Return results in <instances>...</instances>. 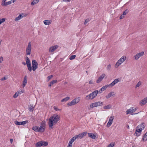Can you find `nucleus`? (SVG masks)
<instances>
[{
    "mask_svg": "<svg viewBox=\"0 0 147 147\" xmlns=\"http://www.w3.org/2000/svg\"><path fill=\"white\" fill-rule=\"evenodd\" d=\"M60 119V116L57 114H54L49 119V127L51 129L53 128V125L55 124Z\"/></svg>",
    "mask_w": 147,
    "mask_h": 147,
    "instance_id": "nucleus-1",
    "label": "nucleus"
},
{
    "mask_svg": "<svg viewBox=\"0 0 147 147\" xmlns=\"http://www.w3.org/2000/svg\"><path fill=\"white\" fill-rule=\"evenodd\" d=\"M46 126V122L44 121L40 123V126H33L32 129L36 132L42 133L45 131Z\"/></svg>",
    "mask_w": 147,
    "mask_h": 147,
    "instance_id": "nucleus-2",
    "label": "nucleus"
},
{
    "mask_svg": "<svg viewBox=\"0 0 147 147\" xmlns=\"http://www.w3.org/2000/svg\"><path fill=\"white\" fill-rule=\"evenodd\" d=\"M145 127V124L144 123H142L138 125L137 127L135 133L136 136H139L141 134L142 131L144 129Z\"/></svg>",
    "mask_w": 147,
    "mask_h": 147,
    "instance_id": "nucleus-3",
    "label": "nucleus"
},
{
    "mask_svg": "<svg viewBox=\"0 0 147 147\" xmlns=\"http://www.w3.org/2000/svg\"><path fill=\"white\" fill-rule=\"evenodd\" d=\"M98 90H96L89 94L87 95L86 97V99L87 100H92L95 97L98 92Z\"/></svg>",
    "mask_w": 147,
    "mask_h": 147,
    "instance_id": "nucleus-4",
    "label": "nucleus"
},
{
    "mask_svg": "<svg viewBox=\"0 0 147 147\" xmlns=\"http://www.w3.org/2000/svg\"><path fill=\"white\" fill-rule=\"evenodd\" d=\"M31 42L30 41L28 43V46L26 50V55H30L32 49Z\"/></svg>",
    "mask_w": 147,
    "mask_h": 147,
    "instance_id": "nucleus-5",
    "label": "nucleus"
},
{
    "mask_svg": "<svg viewBox=\"0 0 147 147\" xmlns=\"http://www.w3.org/2000/svg\"><path fill=\"white\" fill-rule=\"evenodd\" d=\"M103 104V102H101L100 101L96 102L90 104V107L91 108H93L94 107L102 105Z\"/></svg>",
    "mask_w": 147,
    "mask_h": 147,
    "instance_id": "nucleus-6",
    "label": "nucleus"
},
{
    "mask_svg": "<svg viewBox=\"0 0 147 147\" xmlns=\"http://www.w3.org/2000/svg\"><path fill=\"white\" fill-rule=\"evenodd\" d=\"M125 57L124 56L122 57L117 61L116 62L115 67L116 68L119 66L125 60Z\"/></svg>",
    "mask_w": 147,
    "mask_h": 147,
    "instance_id": "nucleus-7",
    "label": "nucleus"
},
{
    "mask_svg": "<svg viewBox=\"0 0 147 147\" xmlns=\"http://www.w3.org/2000/svg\"><path fill=\"white\" fill-rule=\"evenodd\" d=\"M120 81V80L119 78H117L115 79L113 82H112L110 84H108L109 87L111 88L115 85L116 84L118 83Z\"/></svg>",
    "mask_w": 147,
    "mask_h": 147,
    "instance_id": "nucleus-8",
    "label": "nucleus"
},
{
    "mask_svg": "<svg viewBox=\"0 0 147 147\" xmlns=\"http://www.w3.org/2000/svg\"><path fill=\"white\" fill-rule=\"evenodd\" d=\"M144 54V51H142L137 53L134 56L135 59L138 60L140 57L143 56Z\"/></svg>",
    "mask_w": 147,
    "mask_h": 147,
    "instance_id": "nucleus-9",
    "label": "nucleus"
},
{
    "mask_svg": "<svg viewBox=\"0 0 147 147\" xmlns=\"http://www.w3.org/2000/svg\"><path fill=\"white\" fill-rule=\"evenodd\" d=\"M28 121H23L22 122H19L18 121H14V123L15 124H16L17 125H24L26 123H28Z\"/></svg>",
    "mask_w": 147,
    "mask_h": 147,
    "instance_id": "nucleus-10",
    "label": "nucleus"
},
{
    "mask_svg": "<svg viewBox=\"0 0 147 147\" xmlns=\"http://www.w3.org/2000/svg\"><path fill=\"white\" fill-rule=\"evenodd\" d=\"M133 111L132 110V107H131L130 108L127 110L126 111V113L127 115H128V114H131L132 115H136L138 114L139 112H138V113H133Z\"/></svg>",
    "mask_w": 147,
    "mask_h": 147,
    "instance_id": "nucleus-11",
    "label": "nucleus"
},
{
    "mask_svg": "<svg viewBox=\"0 0 147 147\" xmlns=\"http://www.w3.org/2000/svg\"><path fill=\"white\" fill-rule=\"evenodd\" d=\"M87 132L85 131L82 132L80 134H79L78 135H76L75 136L76 137V139L77 138L81 139L84 136L86 135L87 134Z\"/></svg>",
    "mask_w": 147,
    "mask_h": 147,
    "instance_id": "nucleus-12",
    "label": "nucleus"
},
{
    "mask_svg": "<svg viewBox=\"0 0 147 147\" xmlns=\"http://www.w3.org/2000/svg\"><path fill=\"white\" fill-rule=\"evenodd\" d=\"M147 102V97H146L142 99L139 102V105L142 106L145 105Z\"/></svg>",
    "mask_w": 147,
    "mask_h": 147,
    "instance_id": "nucleus-13",
    "label": "nucleus"
},
{
    "mask_svg": "<svg viewBox=\"0 0 147 147\" xmlns=\"http://www.w3.org/2000/svg\"><path fill=\"white\" fill-rule=\"evenodd\" d=\"M114 118V117L113 116H111L110 117L109 120L107 124V126L108 127H109L113 123Z\"/></svg>",
    "mask_w": 147,
    "mask_h": 147,
    "instance_id": "nucleus-14",
    "label": "nucleus"
},
{
    "mask_svg": "<svg viewBox=\"0 0 147 147\" xmlns=\"http://www.w3.org/2000/svg\"><path fill=\"white\" fill-rule=\"evenodd\" d=\"M58 45H55L52 46L49 48V52H52L54 51L56 49L58 48Z\"/></svg>",
    "mask_w": 147,
    "mask_h": 147,
    "instance_id": "nucleus-15",
    "label": "nucleus"
},
{
    "mask_svg": "<svg viewBox=\"0 0 147 147\" xmlns=\"http://www.w3.org/2000/svg\"><path fill=\"white\" fill-rule=\"evenodd\" d=\"M105 76V74H102L100 77L98 78V80H96L97 83H99L104 78Z\"/></svg>",
    "mask_w": 147,
    "mask_h": 147,
    "instance_id": "nucleus-16",
    "label": "nucleus"
},
{
    "mask_svg": "<svg viewBox=\"0 0 147 147\" xmlns=\"http://www.w3.org/2000/svg\"><path fill=\"white\" fill-rule=\"evenodd\" d=\"M115 93L114 92H111L108 94L106 96V98L107 99L109 98L112 96H113L115 95Z\"/></svg>",
    "mask_w": 147,
    "mask_h": 147,
    "instance_id": "nucleus-17",
    "label": "nucleus"
},
{
    "mask_svg": "<svg viewBox=\"0 0 147 147\" xmlns=\"http://www.w3.org/2000/svg\"><path fill=\"white\" fill-rule=\"evenodd\" d=\"M88 136L93 139H95L96 137V136L94 134L91 133H88Z\"/></svg>",
    "mask_w": 147,
    "mask_h": 147,
    "instance_id": "nucleus-18",
    "label": "nucleus"
},
{
    "mask_svg": "<svg viewBox=\"0 0 147 147\" xmlns=\"http://www.w3.org/2000/svg\"><path fill=\"white\" fill-rule=\"evenodd\" d=\"M108 87H109V85L108 84H107L105 85V86H103L100 89V90H99V92L100 93L101 92H100V91H104L105 90H106Z\"/></svg>",
    "mask_w": 147,
    "mask_h": 147,
    "instance_id": "nucleus-19",
    "label": "nucleus"
},
{
    "mask_svg": "<svg viewBox=\"0 0 147 147\" xmlns=\"http://www.w3.org/2000/svg\"><path fill=\"white\" fill-rule=\"evenodd\" d=\"M27 83V76H24V80L23 82V86L24 87L25 86Z\"/></svg>",
    "mask_w": 147,
    "mask_h": 147,
    "instance_id": "nucleus-20",
    "label": "nucleus"
},
{
    "mask_svg": "<svg viewBox=\"0 0 147 147\" xmlns=\"http://www.w3.org/2000/svg\"><path fill=\"white\" fill-rule=\"evenodd\" d=\"M44 24L45 25H49L52 22L51 20H45L43 21Z\"/></svg>",
    "mask_w": 147,
    "mask_h": 147,
    "instance_id": "nucleus-21",
    "label": "nucleus"
},
{
    "mask_svg": "<svg viewBox=\"0 0 147 147\" xmlns=\"http://www.w3.org/2000/svg\"><path fill=\"white\" fill-rule=\"evenodd\" d=\"M26 63L27 65H31V63L29 58L27 57H26Z\"/></svg>",
    "mask_w": 147,
    "mask_h": 147,
    "instance_id": "nucleus-22",
    "label": "nucleus"
},
{
    "mask_svg": "<svg viewBox=\"0 0 147 147\" xmlns=\"http://www.w3.org/2000/svg\"><path fill=\"white\" fill-rule=\"evenodd\" d=\"M80 99L79 97L76 98L73 100V101L74 102V103L75 104L78 103L80 101Z\"/></svg>",
    "mask_w": 147,
    "mask_h": 147,
    "instance_id": "nucleus-23",
    "label": "nucleus"
},
{
    "mask_svg": "<svg viewBox=\"0 0 147 147\" xmlns=\"http://www.w3.org/2000/svg\"><path fill=\"white\" fill-rule=\"evenodd\" d=\"M23 16L21 14L19 15L15 19V20L16 21H18L20 20Z\"/></svg>",
    "mask_w": 147,
    "mask_h": 147,
    "instance_id": "nucleus-24",
    "label": "nucleus"
},
{
    "mask_svg": "<svg viewBox=\"0 0 147 147\" xmlns=\"http://www.w3.org/2000/svg\"><path fill=\"white\" fill-rule=\"evenodd\" d=\"M76 139V137H75V136H74L72 138H71L70 140L69 141V144H72L73 142Z\"/></svg>",
    "mask_w": 147,
    "mask_h": 147,
    "instance_id": "nucleus-25",
    "label": "nucleus"
},
{
    "mask_svg": "<svg viewBox=\"0 0 147 147\" xmlns=\"http://www.w3.org/2000/svg\"><path fill=\"white\" fill-rule=\"evenodd\" d=\"M38 64H33L32 65V70L35 71L38 68Z\"/></svg>",
    "mask_w": 147,
    "mask_h": 147,
    "instance_id": "nucleus-26",
    "label": "nucleus"
},
{
    "mask_svg": "<svg viewBox=\"0 0 147 147\" xmlns=\"http://www.w3.org/2000/svg\"><path fill=\"white\" fill-rule=\"evenodd\" d=\"M142 140L143 141H146L147 140V132L143 136Z\"/></svg>",
    "mask_w": 147,
    "mask_h": 147,
    "instance_id": "nucleus-27",
    "label": "nucleus"
},
{
    "mask_svg": "<svg viewBox=\"0 0 147 147\" xmlns=\"http://www.w3.org/2000/svg\"><path fill=\"white\" fill-rule=\"evenodd\" d=\"M36 147H40L42 146L41 141L36 143L35 144Z\"/></svg>",
    "mask_w": 147,
    "mask_h": 147,
    "instance_id": "nucleus-28",
    "label": "nucleus"
},
{
    "mask_svg": "<svg viewBox=\"0 0 147 147\" xmlns=\"http://www.w3.org/2000/svg\"><path fill=\"white\" fill-rule=\"evenodd\" d=\"M39 1V0H34L31 3V5H33L37 3Z\"/></svg>",
    "mask_w": 147,
    "mask_h": 147,
    "instance_id": "nucleus-29",
    "label": "nucleus"
},
{
    "mask_svg": "<svg viewBox=\"0 0 147 147\" xmlns=\"http://www.w3.org/2000/svg\"><path fill=\"white\" fill-rule=\"evenodd\" d=\"M42 146H47L48 144V143L47 142H44L43 141H41Z\"/></svg>",
    "mask_w": 147,
    "mask_h": 147,
    "instance_id": "nucleus-30",
    "label": "nucleus"
},
{
    "mask_svg": "<svg viewBox=\"0 0 147 147\" xmlns=\"http://www.w3.org/2000/svg\"><path fill=\"white\" fill-rule=\"evenodd\" d=\"M112 107L111 105H108L105 106L103 108L105 109H111Z\"/></svg>",
    "mask_w": 147,
    "mask_h": 147,
    "instance_id": "nucleus-31",
    "label": "nucleus"
},
{
    "mask_svg": "<svg viewBox=\"0 0 147 147\" xmlns=\"http://www.w3.org/2000/svg\"><path fill=\"white\" fill-rule=\"evenodd\" d=\"M69 98H70L69 97H67L62 99L61 100V101L62 102H66V101L68 100L69 99Z\"/></svg>",
    "mask_w": 147,
    "mask_h": 147,
    "instance_id": "nucleus-32",
    "label": "nucleus"
},
{
    "mask_svg": "<svg viewBox=\"0 0 147 147\" xmlns=\"http://www.w3.org/2000/svg\"><path fill=\"white\" fill-rule=\"evenodd\" d=\"M75 105V104L73 100L71 102H69L67 104V105L69 106H71Z\"/></svg>",
    "mask_w": 147,
    "mask_h": 147,
    "instance_id": "nucleus-33",
    "label": "nucleus"
},
{
    "mask_svg": "<svg viewBox=\"0 0 147 147\" xmlns=\"http://www.w3.org/2000/svg\"><path fill=\"white\" fill-rule=\"evenodd\" d=\"M7 0H3L1 2V5L3 6H5L6 4V1Z\"/></svg>",
    "mask_w": 147,
    "mask_h": 147,
    "instance_id": "nucleus-34",
    "label": "nucleus"
},
{
    "mask_svg": "<svg viewBox=\"0 0 147 147\" xmlns=\"http://www.w3.org/2000/svg\"><path fill=\"white\" fill-rule=\"evenodd\" d=\"M34 107L33 105H31L30 107L28 108V110L30 111H33L34 110Z\"/></svg>",
    "mask_w": 147,
    "mask_h": 147,
    "instance_id": "nucleus-35",
    "label": "nucleus"
},
{
    "mask_svg": "<svg viewBox=\"0 0 147 147\" xmlns=\"http://www.w3.org/2000/svg\"><path fill=\"white\" fill-rule=\"evenodd\" d=\"M27 66L28 70L30 71L31 72L32 70V68L31 66V64L27 65Z\"/></svg>",
    "mask_w": 147,
    "mask_h": 147,
    "instance_id": "nucleus-36",
    "label": "nucleus"
},
{
    "mask_svg": "<svg viewBox=\"0 0 147 147\" xmlns=\"http://www.w3.org/2000/svg\"><path fill=\"white\" fill-rule=\"evenodd\" d=\"M115 144L114 143H111L110 144H109L107 147H113L115 145Z\"/></svg>",
    "mask_w": 147,
    "mask_h": 147,
    "instance_id": "nucleus-37",
    "label": "nucleus"
},
{
    "mask_svg": "<svg viewBox=\"0 0 147 147\" xmlns=\"http://www.w3.org/2000/svg\"><path fill=\"white\" fill-rule=\"evenodd\" d=\"M76 55H72L70 56L69 58V59L70 60H72L74 59L76 57Z\"/></svg>",
    "mask_w": 147,
    "mask_h": 147,
    "instance_id": "nucleus-38",
    "label": "nucleus"
},
{
    "mask_svg": "<svg viewBox=\"0 0 147 147\" xmlns=\"http://www.w3.org/2000/svg\"><path fill=\"white\" fill-rule=\"evenodd\" d=\"M5 20V18H3L0 19V25L2 23L4 22Z\"/></svg>",
    "mask_w": 147,
    "mask_h": 147,
    "instance_id": "nucleus-39",
    "label": "nucleus"
},
{
    "mask_svg": "<svg viewBox=\"0 0 147 147\" xmlns=\"http://www.w3.org/2000/svg\"><path fill=\"white\" fill-rule=\"evenodd\" d=\"M141 82L140 81H139L137 84L136 86V88L139 87L141 84Z\"/></svg>",
    "mask_w": 147,
    "mask_h": 147,
    "instance_id": "nucleus-40",
    "label": "nucleus"
},
{
    "mask_svg": "<svg viewBox=\"0 0 147 147\" xmlns=\"http://www.w3.org/2000/svg\"><path fill=\"white\" fill-rule=\"evenodd\" d=\"M12 3V1L11 0L6 2V4H5V6L8 5H9L11 4Z\"/></svg>",
    "mask_w": 147,
    "mask_h": 147,
    "instance_id": "nucleus-41",
    "label": "nucleus"
},
{
    "mask_svg": "<svg viewBox=\"0 0 147 147\" xmlns=\"http://www.w3.org/2000/svg\"><path fill=\"white\" fill-rule=\"evenodd\" d=\"M18 93V92H16L14 94L13 97L15 98H17L19 96Z\"/></svg>",
    "mask_w": 147,
    "mask_h": 147,
    "instance_id": "nucleus-42",
    "label": "nucleus"
},
{
    "mask_svg": "<svg viewBox=\"0 0 147 147\" xmlns=\"http://www.w3.org/2000/svg\"><path fill=\"white\" fill-rule=\"evenodd\" d=\"M38 64L37 63L35 60H32V64Z\"/></svg>",
    "mask_w": 147,
    "mask_h": 147,
    "instance_id": "nucleus-43",
    "label": "nucleus"
},
{
    "mask_svg": "<svg viewBox=\"0 0 147 147\" xmlns=\"http://www.w3.org/2000/svg\"><path fill=\"white\" fill-rule=\"evenodd\" d=\"M111 68V65L110 64L108 65L107 67V70H109Z\"/></svg>",
    "mask_w": 147,
    "mask_h": 147,
    "instance_id": "nucleus-44",
    "label": "nucleus"
},
{
    "mask_svg": "<svg viewBox=\"0 0 147 147\" xmlns=\"http://www.w3.org/2000/svg\"><path fill=\"white\" fill-rule=\"evenodd\" d=\"M138 109V108L136 107L134 109V107H132V110L133 113L135 112Z\"/></svg>",
    "mask_w": 147,
    "mask_h": 147,
    "instance_id": "nucleus-45",
    "label": "nucleus"
},
{
    "mask_svg": "<svg viewBox=\"0 0 147 147\" xmlns=\"http://www.w3.org/2000/svg\"><path fill=\"white\" fill-rule=\"evenodd\" d=\"M53 77V76L52 75L48 76L47 77L48 80L49 81Z\"/></svg>",
    "mask_w": 147,
    "mask_h": 147,
    "instance_id": "nucleus-46",
    "label": "nucleus"
},
{
    "mask_svg": "<svg viewBox=\"0 0 147 147\" xmlns=\"http://www.w3.org/2000/svg\"><path fill=\"white\" fill-rule=\"evenodd\" d=\"M57 81V80H54L53 81H52L51 82V83L53 85L54 84V83H56Z\"/></svg>",
    "mask_w": 147,
    "mask_h": 147,
    "instance_id": "nucleus-47",
    "label": "nucleus"
},
{
    "mask_svg": "<svg viewBox=\"0 0 147 147\" xmlns=\"http://www.w3.org/2000/svg\"><path fill=\"white\" fill-rule=\"evenodd\" d=\"M7 79V78L6 77H4L2 78L0 80L1 81H3L6 80Z\"/></svg>",
    "mask_w": 147,
    "mask_h": 147,
    "instance_id": "nucleus-48",
    "label": "nucleus"
},
{
    "mask_svg": "<svg viewBox=\"0 0 147 147\" xmlns=\"http://www.w3.org/2000/svg\"><path fill=\"white\" fill-rule=\"evenodd\" d=\"M89 21V19H86V20H85V21L84 23V24H86L87 23H88V22Z\"/></svg>",
    "mask_w": 147,
    "mask_h": 147,
    "instance_id": "nucleus-49",
    "label": "nucleus"
},
{
    "mask_svg": "<svg viewBox=\"0 0 147 147\" xmlns=\"http://www.w3.org/2000/svg\"><path fill=\"white\" fill-rule=\"evenodd\" d=\"M127 13V10H126L125 11H124L123 12V15H125Z\"/></svg>",
    "mask_w": 147,
    "mask_h": 147,
    "instance_id": "nucleus-50",
    "label": "nucleus"
},
{
    "mask_svg": "<svg viewBox=\"0 0 147 147\" xmlns=\"http://www.w3.org/2000/svg\"><path fill=\"white\" fill-rule=\"evenodd\" d=\"M17 92H18L19 95L20 94H21L22 93V91H18Z\"/></svg>",
    "mask_w": 147,
    "mask_h": 147,
    "instance_id": "nucleus-51",
    "label": "nucleus"
},
{
    "mask_svg": "<svg viewBox=\"0 0 147 147\" xmlns=\"http://www.w3.org/2000/svg\"><path fill=\"white\" fill-rule=\"evenodd\" d=\"M3 57H0V63H1L2 61H3Z\"/></svg>",
    "mask_w": 147,
    "mask_h": 147,
    "instance_id": "nucleus-52",
    "label": "nucleus"
},
{
    "mask_svg": "<svg viewBox=\"0 0 147 147\" xmlns=\"http://www.w3.org/2000/svg\"><path fill=\"white\" fill-rule=\"evenodd\" d=\"M72 144H69V142L68 145L67 146V147H72Z\"/></svg>",
    "mask_w": 147,
    "mask_h": 147,
    "instance_id": "nucleus-53",
    "label": "nucleus"
},
{
    "mask_svg": "<svg viewBox=\"0 0 147 147\" xmlns=\"http://www.w3.org/2000/svg\"><path fill=\"white\" fill-rule=\"evenodd\" d=\"M89 83L90 84H93V82L92 80H90L89 82Z\"/></svg>",
    "mask_w": 147,
    "mask_h": 147,
    "instance_id": "nucleus-54",
    "label": "nucleus"
},
{
    "mask_svg": "<svg viewBox=\"0 0 147 147\" xmlns=\"http://www.w3.org/2000/svg\"><path fill=\"white\" fill-rule=\"evenodd\" d=\"M63 1L65 2H69L70 0H63Z\"/></svg>",
    "mask_w": 147,
    "mask_h": 147,
    "instance_id": "nucleus-55",
    "label": "nucleus"
},
{
    "mask_svg": "<svg viewBox=\"0 0 147 147\" xmlns=\"http://www.w3.org/2000/svg\"><path fill=\"white\" fill-rule=\"evenodd\" d=\"M54 109L56 111H57L58 110V109H57V108L56 107H54Z\"/></svg>",
    "mask_w": 147,
    "mask_h": 147,
    "instance_id": "nucleus-56",
    "label": "nucleus"
},
{
    "mask_svg": "<svg viewBox=\"0 0 147 147\" xmlns=\"http://www.w3.org/2000/svg\"><path fill=\"white\" fill-rule=\"evenodd\" d=\"M124 17L122 15L120 16V19H121L123 18Z\"/></svg>",
    "mask_w": 147,
    "mask_h": 147,
    "instance_id": "nucleus-57",
    "label": "nucleus"
},
{
    "mask_svg": "<svg viewBox=\"0 0 147 147\" xmlns=\"http://www.w3.org/2000/svg\"><path fill=\"white\" fill-rule=\"evenodd\" d=\"M11 143L13 141V139H11L10 140Z\"/></svg>",
    "mask_w": 147,
    "mask_h": 147,
    "instance_id": "nucleus-58",
    "label": "nucleus"
},
{
    "mask_svg": "<svg viewBox=\"0 0 147 147\" xmlns=\"http://www.w3.org/2000/svg\"><path fill=\"white\" fill-rule=\"evenodd\" d=\"M53 84H51V83L50 82V84L49 85V86L50 87Z\"/></svg>",
    "mask_w": 147,
    "mask_h": 147,
    "instance_id": "nucleus-59",
    "label": "nucleus"
},
{
    "mask_svg": "<svg viewBox=\"0 0 147 147\" xmlns=\"http://www.w3.org/2000/svg\"><path fill=\"white\" fill-rule=\"evenodd\" d=\"M22 64L24 65H25L26 63H25L24 62H22Z\"/></svg>",
    "mask_w": 147,
    "mask_h": 147,
    "instance_id": "nucleus-60",
    "label": "nucleus"
},
{
    "mask_svg": "<svg viewBox=\"0 0 147 147\" xmlns=\"http://www.w3.org/2000/svg\"><path fill=\"white\" fill-rule=\"evenodd\" d=\"M16 0H13L12 1V2L13 3H14V2H15L16 1Z\"/></svg>",
    "mask_w": 147,
    "mask_h": 147,
    "instance_id": "nucleus-61",
    "label": "nucleus"
},
{
    "mask_svg": "<svg viewBox=\"0 0 147 147\" xmlns=\"http://www.w3.org/2000/svg\"><path fill=\"white\" fill-rule=\"evenodd\" d=\"M132 147H136L135 146H132Z\"/></svg>",
    "mask_w": 147,
    "mask_h": 147,
    "instance_id": "nucleus-62",
    "label": "nucleus"
},
{
    "mask_svg": "<svg viewBox=\"0 0 147 147\" xmlns=\"http://www.w3.org/2000/svg\"><path fill=\"white\" fill-rule=\"evenodd\" d=\"M1 42H0V45H1Z\"/></svg>",
    "mask_w": 147,
    "mask_h": 147,
    "instance_id": "nucleus-63",
    "label": "nucleus"
},
{
    "mask_svg": "<svg viewBox=\"0 0 147 147\" xmlns=\"http://www.w3.org/2000/svg\"><path fill=\"white\" fill-rule=\"evenodd\" d=\"M128 128H129V126H128Z\"/></svg>",
    "mask_w": 147,
    "mask_h": 147,
    "instance_id": "nucleus-64",
    "label": "nucleus"
}]
</instances>
